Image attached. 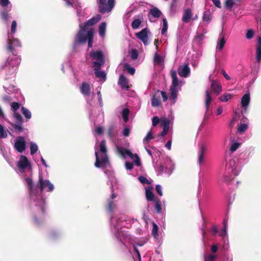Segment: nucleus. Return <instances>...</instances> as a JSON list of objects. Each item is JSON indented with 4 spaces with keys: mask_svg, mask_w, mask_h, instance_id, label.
<instances>
[{
    "mask_svg": "<svg viewBox=\"0 0 261 261\" xmlns=\"http://www.w3.org/2000/svg\"><path fill=\"white\" fill-rule=\"evenodd\" d=\"M17 23L15 20H13L11 24V33L14 34L16 32Z\"/></svg>",
    "mask_w": 261,
    "mask_h": 261,
    "instance_id": "60",
    "label": "nucleus"
},
{
    "mask_svg": "<svg viewBox=\"0 0 261 261\" xmlns=\"http://www.w3.org/2000/svg\"><path fill=\"white\" fill-rule=\"evenodd\" d=\"M161 125L163 126L164 128L169 129V120L167 119H164L161 120Z\"/></svg>",
    "mask_w": 261,
    "mask_h": 261,
    "instance_id": "46",
    "label": "nucleus"
},
{
    "mask_svg": "<svg viewBox=\"0 0 261 261\" xmlns=\"http://www.w3.org/2000/svg\"><path fill=\"white\" fill-rule=\"evenodd\" d=\"M14 147L18 152H22L26 148V141L24 138L22 136L17 137Z\"/></svg>",
    "mask_w": 261,
    "mask_h": 261,
    "instance_id": "8",
    "label": "nucleus"
},
{
    "mask_svg": "<svg viewBox=\"0 0 261 261\" xmlns=\"http://www.w3.org/2000/svg\"><path fill=\"white\" fill-rule=\"evenodd\" d=\"M14 116L16 119V121L17 123H22V118L20 114L17 112L14 113Z\"/></svg>",
    "mask_w": 261,
    "mask_h": 261,
    "instance_id": "50",
    "label": "nucleus"
},
{
    "mask_svg": "<svg viewBox=\"0 0 261 261\" xmlns=\"http://www.w3.org/2000/svg\"><path fill=\"white\" fill-rule=\"evenodd\" d=\"M256 58L258 63L261 61V37L258 38L256 48Z\"/></svg>",
    "mask_w": 261,
    "mask_h": 261,
    "instance_id": "16",
    "label": "nucleus"
},
{
    "mask_svg": "<svg viewBox=\"0 0 261 261\" xmlns=\"http://www.w3.org/2000/svg\"><path fill=\"white\" fill-rule=\"evenodd\" d=\"M29 166H31V164L28 158L24 155H21L17 164L18 168L19 169L24 170Z\"/></svg>",
    "mask_w": 261,
    "mask_h": 261,
    "instance_id": "12",
    "label": "nucleus"
},
{
    "mask_svg": "<svg viewBox=\"0 0 261 261\" xmlns=\"http://www.w3.org/2000/svg\"><path fill=\"white\" fill-rule=\"evenodd\" d=\"M99 150L102 154L101 158V159L99 158L97 151L95 152L96 161L94 165L97 168H104L109 162L108 155L107 154L106 141L105 140H103L100 142L99 144Z\"/></svg>",
    "mask_w": 261,
    "mask_h": 261,
    "instance_id": "4",
    "label": "nucleus"
},
{
    "mask_svg": "<svg viewBox=\"0 0 261 261\" xmlns=\"http://www.w3.org/2000/svg\"><path fill=\"white\" fill-rule=\"evenodd\" d=\"M21 113L27 119H30L32 117L31 112L24 107L21 108Z\"/></svg>",
    "mask_w": 261,
    "mask_h": 261,
    "instance_id": "36",
    "label": "nucleus"
},
{
    "mask_svg": "<svg viewBox=\"0 0 261 261\" xmlns=\"http://www.w3.org/2000/svg\"><path fill=\"white\" fill-rule=\"evenodd\" d=\"M157 92H160V96L161 95L162 98H163V101H166L167 100V99H168V97H167V95L166 93L164 91H160V90H158L157 91Z\"/></svg>",
    "mask_w": 261,
    "mask_h": 261,
    "instance_id": "57",
    "label": "nucleus"
},
{
    "mask_svg": "<svg viewBox=\"0 0 261 261\" xmlns=\"http://www.w3.org/2000/svg\"><path fill=\"white\" fill-rule=\"evenodd\" d=\"M160 92H156L151 99V105L153 107H158L161 104Z\"/></svg>",
    "mask_w": 261,
    "mask_h": 261,
    "instance_id": "20",
    "label": "nucleus"
},
{
    "mask_svg": "<svg viewBox=\"0 0 261 261\" xmlns=\"http://www.w3.org/2000/svg\"><path fill=\"white\" fill-rule=\"evenodd\" d=\"M190 69L188 63L180 65L178 68V73L181 77H187L190 74Z\"/></svg>",
    "mask_w": 261,
    "mask_h": 261,
    "instance_id": "10",
    "label": "nucleus"
},
{
    "mask_svg": "<svg viewBox=\"0 0 261 261\" xmlns=\"http://www.w3.org/2000/svg\"><path fill=\"white\" fill-rule=\"evenodd\" d=\"M95 132L97 134L100 135L103 133V128L101 126H98L96 128Z\"/></svg>",
    "mask_w": 261,
    "mask_h": 261,
    "instance_id": "63",
    "label": "nucleus"
},
{
    "mask_svg": "<svg viewBox=\"0 0 261 261\" xmlns=\"http://www.w3.org/2000/svg\"><path fill=\"white\" fill-rule=\"evenodd\" d=\"M141 20L139 19H135L132 22V27L133 28V29H137L139 27V26L141 24Z\"/></svg>",
    "mask_w": 261,
    "mask_h": 261,
    "instance_id": "40",
    "label": "nucleus"
},
{
    "mask_svg": "<svg viewBox=\"0 0 261 261\" xmlns=\"http://www.w3.org/2000/svg\"><path fill=\"white\" fill-rule=\"evenodd\" d=\"M90 57L95 61L92 62L93 66H97V68H101L105 64L103 54L101 50H92L89 54Z\"/></svg>",
    "mask_w": 261,
    "mask_h": 261,
    "instance_id": "5",
    "label": "nucleus"
},
{
    "mask_svg": "<svg viewBox=\"0 0 261 261\" xmlns=\"http://www.w3.org/2000/svg\"><path fill=\"white\" fill-rule=\"evenodd\" d=\"M106 30V23L105 22H103L99 26V34L101 37H103L105 36Z\"/></svg>",
    "mask_w": 261,
    "mask_h": 261,
    "instance_id": "32",
    "label": "nucleus"
},
{
    "mask_svg": "<svg viewBox=\"0 0 261 261\" xmlns=\"http://www.w3.org/2000/svg\"><path fill=\"white\" fill-rule=\"evenodd\" d=\"M212 19V16L211 12L209 10L204 11L202 20L204 22H209Z\"/></svg>",
    "mask_w": 261,
    "mask_h": 261,
    "instance_id": "30",
    "label": "nucleus"
},
{
    "mask_svg": "<svg viewBox=\"0 0 261 261\" xmlns=\"http://www.w3.org/2000/svg\"><path fill=\"white\" fill-rule=\"evenodd\" d=\"M134 167V165L131 162H126L125 163V168L127 170H132Z\"/></svg>",
    "mask_w": 261,
    "mask_h": 261,
    "instance_id": "64",
    "label": "nucleus"
},
{
    "mask_svg": "<svg viewBox=\"0 0 261 261\" xmlns=\"http://www.w3.org/2000/svg\"><path fill=\"white\" fill-rule=\"evenodd\" d=\"M46 203L42 197L36 198L34 200V206L32 208L33 218L37 225L40 224L45 219Z\"/></svg>",
    "mask_w": 261,
    "mask_h": 261,
    "instance_id": "2",
    "label": "nucleus"
},
{
    "mask_svg": "<svg viewBox=\"0 0 261 261\" xmlns=\"http://www.w3.org/2000/svg\"><path fill=\"white\" fill-rule=\"evenodd\" d=\"M171 76L172 77V84L171 87L177 88L178 86V81L176 71L175 70H172Z\"/></svg>",
    "mask_w": 261,
    "mask_h": 261,
    "instance_id": "21",
    "label": "nucleus"
},
{
    "mask_svg": "<svg viewBox=\"0 0 261 261\" xmlns=\"http://www.w3.org/2000/svg\"><path fill=\"white\" fill-rule=\"evenodd\" d=\"M227 222V221L226 219H225L223 220L224 227H223V229L222 230V231L220 233V236L223 237V236H226V234Z\"/></svg>",
    "mask_w": 261,
    "mask_h": 261,
    "instance_id": "47",
    "label": "nucleus"
},
{
    "mask_svg": "<svg viewBox=\"0 0 261 261\" xmlns=\"http://www.w3.org/2000/svg\"><path fill=\"white\" fill-rule=\"evenodd\" d=\"M163 25L161 33L164 35L167 31L168 29V22L167 19L165 18L163 19Z\"/></svg>",
    "mask_w": 261,
    "mask_h": 261,
    "instance_id": "45",
    "label": "nucleus"
},
{
    "mask_svg": "<svg viewBox=\"0 0 261 261\" xmlns=\"http://www.w3.org/2000/svg\"><path fill=\"white\" fill-rule=\"evenodd\" d=\"M129 113V110L127 108L124 109L122 111V115L123 119L125 122H127V121L128 120Z\"/></svg>",
    "mask_w": 261,
    "mask_h": 261,
    "instance_id": "39",
    "label": "nucleus"
},
{
    "mask_svg": "<svg viewBox=\"0 0 261 261\" xmlns=\"http://www.w3.org/2000/svg\"><path fill=\"white\" fill-rule=\"evenodd\" d=\"M152 187H149L148 189H146L145 191V195L147 201H154V195L152 192Z\"/></svg>",
    "mask_w": 261,
    "mask_h": 261,
    "instance_id": "22",
    "label": "nucleus"
},
{
    "mask_svg": "<svg viewBox=\"0 0 261 261\" xmlns=\"http://www.w3.org/2000/svg\"><path fill=\"white\" fill-rule=\"evenodd\" d=\"M154 63L155 64H160L162 62L161 57L160 55L155 54L153 58Z\"/></svg>",
    "mask_w": 261,
    "mask_h": 261,
    "instance_id": "52",
    "label": "nucleus"
},
{
    "mask_svg": "<svg viewBox=\"0 0 261 261\" xmlns=\"http://www.w3.org/2000/svg\"><path fill=\"white\" fill-rule=\"evenodd\" d=\"M150 33L148 28H146L140 32L137 33L136 35V37L141 40L145 45H147L148 42V34Z\"/></svg>",
    "mask_w": 261,
    "mask_h": 261,
    "instance_id": "9",
    "label": "nucleus"
},
{
    "mask_svg": "<svg viewBox=\"0 0 261 261\" xmlns=\"http://www.w3.org/2000/svg\"><path fill=\"white\" fill-rule=\"evenodd\" d=\"M117 134L115 126L114 125H110L108 129V135L110 138H115Z\"/></svg>",
    "mask_w": 261,
    "mask_h": 261,
    "instance_id": "25",
    "label": "nucleus"
},
{
    "mask_svg": "<svg viewBox=\"0 0 261 261\" xmlns=\"http://www.w3.org/2000/svg\"><path fill=\"white\" fill-rule=\"evenodd\" d=\"M118 84L123 89H127L129 87L127 79L123 74L120 75Z\"/></svg>",
    "mask_w": 261,
    "mask_h": 261,
    "instance_id": "15",
    "label": "nucleus"
},
{
    "mask_svg": "<svg viewBox=\"0 0 261 261\" xmlns=\"http://www.w3.org/2000/svg\"><path fill=\"white\" fill-rule=\"evenodd\" d=\"M124 69L126 70L128 73H129L130 75H134L135 73V69L134 67H132L128 63H124Z\"/></svg>",
    "mask_w": 261,
    "mask_h": 261,
    "instance_id": "35",
    "label": "nucleus"
},
{
    "mask_svg": "<svg viewBox=\"0 0 261 261\" xmlns=\"http://www.w3.org/2000/svg\"><path fill=\"white\" fill-rule=\"evenodd\" d=\"M1 16L2 19L6 22H8L11 17L10 14L6 10H3L1 12Z\"/></svg>",
    "mask_w": 261,
    "mask_h": 261,
    "instance_id": "33",
    "label": "nucleus"
},
{
    "mask_svg": "<svg viewBox=\"0 0 261 261\" xmlns=\"http://www.w3.org/2000/svg\"><path fill=\"white\" fill-rule=\"evenodd\" d=\"M207 147L204 144H201L199 145V150L198 153V162L201 165L204 161V154L206 152Z\"/></svg>",
    "mask_w": 261,
    "mask_h": 261,
    "instance_id": "13",
    "label": "nucleus"
},
{
    "mask_svg": "<svg viewBox=\"0 0 261 261\" xmlns=\"http://www.w3.org/2000/svg\"><path fill=\"white\" fill-rule=\"evenodd\" d=\"M99 0L97 2L99 12L101 14L110 12L115 6V0Z\"/></svg>",
    "mask_w": 261,
    "mask_h": 261,
    "instance_id": "6",
    "label": "nucleus"
},
{
    "mask_svg": "<svg viewBox=\"0 0 261 261\" xmlns=\"http://www.w3.org/2000/svg\"><path fill=\"white\" fill-rule=\"evenodd\" d=\"M117 151L123 158H125L126 156L132 154L130 150L123 147H117Z\"/></svg>",
    "mask_w": 261,
    "mask_h": 261,
    "instance_id": "27",
    "label": "nucleus"
},
{
    "mask_svg": "<svg viewBox=\"0 0 261 261\" xmlns=\"http://www.w3.org/2000/svg\"><path fill=\"white\" fill-rule=\"evenodd\" d=\"M225 42V38L223 36L221 37L218 41L217 48L220 50H222L224 46Z\"/></svg>",
    "mask_w": 261,
    "mask_h": 261,
    "instance_id": "34",
    "label": "nucleus"
},
{
    "mask_svg": "<svg viewBox=\"0 0 261 261\" xmlns=\"http://www.w3.org/2000/svg\"><path fill=\"white\" fill-rule=\"evenodd\" d=\"M160 122V119L157 116H154L152 119V124L153 126H155Z\"/></svg>",
    "mask_w": 261,
    "mask_h": 261,
    "instance_id": "59",
    "label": "nucleus"
},
{
    "mask_svg": "<svg viewBox=\"0 0 261 261\" xmlns=\"http://www.w3.org/2000/svg\"><path fill=\"white\" fill-rule=\"evenodd\" d=\"M254 32L252 30H248L247 32L246 37L248 39H251L253 38Z\"/></svg>",
    "mask_w": 261,
    "mask_h": 261,
    "instance_id": "55",
    "label": "nucleus"
},
{
    "mask_svg": "<svg viewBox=\"0 0 261 261\" xmlns=\"http://www.w3.org/2000/svg\"><path fill=\"white\" fill-rule=\"evenodd\" d=\"M149 14L151 15L154 18H158L161 16L162 12L157 8H154L150 10Z\"/></svg>",
    "mask_w": 261,
    "mask_h": 261,
    "instance_id": "26",
    "label": "nucleus"
},
{
    "mask_svg": "<svg viewBox=\"0 0 261 261\" xmlns=\"http://www.w3.org/2000/svg\"><path fill=\"white\" fill-rule=\"evenodd\" d=\"M170 98L172 99H175L177 96L178 90L177 88L170 87Z\"/></svg>",
    "mask_w": 261,
    "mask_h": 261,
    "instance_id": "37",
    "label": "nucleus"
},
{
    "mask_svg": "<svg viewBox=\"0 0 261 261\" xmlns=\"http://www.w3.org/2000/svg\"><path fill=\"white\" fill-rule=\"evenodd\" d=\"M116 207V204L114 201L112 200H108V203L107 204V211L110 213L113 212L114 210Z\"/></svg>",
    "mask_w": 261,
    "mask_h": 261,
    "instance_id": "28",
    "label": "nucleus"
},
{
    "mask_svg": "<svg viewBox=\"0 0 261 261\" xmlns=\"http://www.w3.org/2000/svg\"><path fill=\"white\" fill-rule=\"evenodd\" d=\"M250 94L246 93L244 94L241 99V105L242 108L245 110H247V106H248L250 102Z\"/></svg>",
    "mask_w": 261,
    "mask_h": 261,
    "instance_id": "17",
    "label": "nucleus"
},
{
    "mask_svg": "<svg viewBox=\"0 0 261 261\" xmlns=\"http://www.w3.org/2000/svg\"><path fill=\"white\" fill-rule=\"evenodd\" d=\"M81 92L85 96H89L90 94V87L88 84L83 83L81 87Z\"/></svg>",
    "mask_w": 261,
    "mask_h": 261,
    "instance_id": "18",
    "label": "nucleus"
},
{
    "mask_svg": "<svg viewBox=\"0 0 261 261\" xmlns=\"http://www.w3.org/2000/svg\"><path fill=\"white\" fill-rule=\"evenodd\" d=\"M8 137L7 131L4 126L0 124V138H6Z\"/></svg>",
    "mask_w": 261,
    "mask_h": 261,
    "instance_id": "41",
    "label": "nucleus"
},
{
    "mask_svg": "<svg viewBox=\"0 0 261 261\" xmlns=\"http://www.w3.org/2000/svg\"><path fill=\"white\" fill-rule=\"evenodd\" d=\"M211 87L214 93L216 95H219L222 91L221 84L218 81L212 80Z\"/></svg>",
    "mask_w": 261,
    "mask_h": 261,
    "instance_id": "11",
    "label": "nucleus"
},
{
    "mask_svg": "<svg viewBox=\"0 0 261 261\" xmlns=\"http://www.w3.org/2000/svg\"><path fill=\"white\" fill-rule=\"evenodd\" d=\"M25 182L27 185V188L30 192V195L36 196L37 194L39 192L41 193L42 191L48 188L47 192H51L54 190V187L53 185L50 182L49 180L43 179L42 175L39 176L38 182L36 186H34L32 179L30 178L27 177L25 178Z\"/></svg>",
    "mask_w": 261,
    "mask_h": 261,
    "instance_id": "1",
    "label": "nucleus"
},
{
    "mask_svg": "<svg viewBox=\"0 0 261 261\" xmlns=\"http://www.w3.org/2000/svg\"><path fill=\"white\" fill-rule=\"evenodd\" d=\"M94 68V73L96 77L102 79H106V74L103 71L100 70L101 68H97V66H93Z\"/></svg>",
    "mask_w": 261,
    "mask_h": 261,
    "instance_id": "23",
    "label": "nucleus"
},
{
    "mask_svg": "<svg viewBox=\"0 0 261 261\" xmlns=\"http://www.w3.org/2000/svg\"><path fill=\"white\" fill-rule=\"evenodd\" d=\"M232 95L230 94H226L221 96L219 97V99L223 102H226L229 99H231Z\"/></svg>",
    "mask_w": 261,
    "mask_h": 261,
    "instance_id": "42",
    "label": "nucleus"
},
{
    "mask_svg": "<svg viewBox=\"0 0 261 261\" xmlns=\"http://www.w3.org/2000/svg\"><path fill=\"white\" fill-rule=\"evenodd\" d=\"M192 16V11L190 9H187L185 10L182 20L185 23H188Z\"/></svg>",
    "mask_w": 261,
    "mask_h": 261,
    "instance_id": "19",
    "label": "nucleus"
},
{
    "mask_svg": "<svg viewBox=\"0 0 261 261\" xmlns=\"http://www.w3.org/2000/svg\"><path fill=\"white\" fill-rule=\"evenodd\" d=\"M10 3L9 0H0V5L3 7H5L8 6Z\"/></svg>",
    "mask_w": 261,
    "mask_h": 261,
    "instance_id": "61",
    "label": "nucleus"
},
{
    "mask_svg": "<svg viewBox=\"0 0 261 261\" xmlns=\"http://www.w3.org/2000/svg\"><path fill=\"white\" fill-rule=\"evenodd\" d=\"M139 181L142 184L150 185L151 181L148 180L145 177L143 176H140L138 177Z\"/></svg>",
    "mask_w": 261,
    "mask_h": 261,
    "instance_id": "44",
    "label": "nucleus"
},
{
    "mask_svg": "<svg viewBox=\"0 0 261 261\" xmlns=\"http://www.w3.org/2000/svg\"><path fill=\"white\" fill-rule=\"evenodd\" d=\"M93 36H94V30L92 28L88 30V48H91L93 42Z\"/></svg>",
    "mask_w": 261,
    "mask_h": 261,
    "instance_id": "24",
    "label": "nucleus"
},
{
    "mask_svg": "<svg viewBox=\"0 0 261 261\" xmlns=\"http://www.w3.org/2000/svg\"><path fill=\"white\" fill-rule=\"evenodd\" d=\"M154 202H155L154 209L156 212L159 214L162 211V204L161 201L158 198H155Z\"/></svg>",
    "mask_w": 261,
    "mask_h": 261,
    "instance_id": "31",
    "label": "nucleus"
},
{
    "mask_svg": "<svg viewBox=\"0 0 261 261\" xmlns=\"http://www.w3.org/2000/svg\"><path fill=\"white\" fill-rule=\"evenodd\" d=\"M20 46V42L17 39L11 40L8 39L7 45V48L9 51L11 52L13 57H9L6 61V66H9L10 68H14L18 66L21 62V59L19 56H17V52L12 46V44Z\"/></svg>",
    "mask_w": 261,
    "mask_h": 261,
    "instance_id": "3",
    "label": "nucleus"
},
{
    "mask_svg": "<svg viewBox=\"0 0 261 261\" xmlns=\"http://www.w3.org/2000/svg\"><path fill=\"white\" fill-rule=\"evenodd\" d=\"M80 27L81 29L75 37V43L76 44H84L87 41L88 30L86 33V29H83L82 25H80Z\"/></svg>",
    "mask_w": 261,
    "mask_h": 261,
    "instance_id": "7",
    "label": "nucleus"
},
{
    "mask_svg": "<svg viewBox=\"0 0 261 261\" xmlns=\"http://www.w3.org/2000/svg\"><path fill=\"white\" fill-rule=\"evenodd\" d=\"M234 4L235 2L234 0H225L224 6L225 8L230 10Z\"/></svg>",
    "mask_w": 261,
    "mask_h": 261,
    "instance_id": "38",
    "label": "nucleus"
},
{
    "mask_svg": "<svg viewBox=\"0 0 261 261\" xmlns=\"http://www.w3.org/2000/svg\"><path fill=\"white\" fill-rule=\"evenodd\" d=\"M14 129L19 133L22 132L23 130V128L22 126V123L15 124L13 125Z\"/></svg>",
    "mask_w": 261,
    "mask_h": 261,
    "instance_id": "49",
    "label": "nucleus"
},
{
    "mask_svg": "<svg viewBox=\"0 0 261 261\" xmlns=\"http://www.w3.org/2000/svg\"><path fill=\"white\" fill-rule=\"evenodd\" d=\"M152 233L154 236H156L158 235V229L159 227L158 226L154 223H152Z\"/></svg>",
    "mask_w": 261,
    "mask_h": 261,
    "instance_id": "53",
    "label": "nucleus"
},
{
    "mask_svg": "<svg viewBox=\"0 0 261 261\" xmlns=\"http://www.w3.org/2000/svg\"><path fill=\"white\" fill-rule=\"evenodd\" d=\"M153 135L151 132H149L146 136L144 139V142L148 141L153 139Z\"/></svg>",
    "mask_w": 261,
    "mask_h": 261,
    "instance_id": "56",
    "label": "nucleus"
},
{
    "mask_svg": "<svg viewBox=\"0 0 261 261\" xmlns=\"http://www.w3.org/2000/svg\"><path fill=\"white\" fill-rule=\"evenodd\" d=\"M101 19V16L100 15H97L96 16L92 17V18L86 21L82 28L83 29H86L87 27L89 26H93L97 23Z\"/></svg>",
    "mask_w": 261,
    "mask_h": 261,
    "instance_id": "14",
    "label": "nucleus"
},
{
    "mask_svg": "<svg viewBox=\"0 0 261 261\" xmlns=\"http://www.w3.org/2000/svg\"><path fill=\"white\" fill-rule=\"evenodd\" d=\"M11 109L14 112L16 111L20 108V104L17 102H13L11 103Z\"/></svg>",
    "mask_w": 261,
    "mask_h": 261,
    "instance_id": "51",
    "label": "nucleus"
},
{
    "mask_svg": "<svg viewBox=\"0 0 261 261\" xmlns=\"http://www.w3.org/2000/svg\"><path fill=\"white\" fill-rule=\"evenodd\" d=\"M248 128V125L245 123H241L238 127V131L240 133L244 132Z\"/></svg>",
    "mask_w": 261,
    "mask_h": 261,
    "instance_id": "48",
    "label": "nucleus"
},
{
    "mask_svg": "<svg viewBox=\"0 0 261 261\" xmlns=\"http://www.w3.org/2000/svg\"><path fill=\"white\" fill-rule=\"evenodd\" d=\"M240 144L238 143H234L232 144L230 148V150L231 152L235 151L239 147Z\"/></svg>",
    "mask_w": 261,
    "mask_h": 261,
    "instance_id": "58",
    "label": "nucleus"
},
{
    "mask_svg": "<svg viewBox=\"0 0 261 261\" xmlns=\"http://www.w3.org/2000/svg\"><path fill=\"white\" fill-rule=\"evenodd\" d=\"M31 154L32 155L36 153L38 150V146L37 144L33 142H31L30 144Z\"/></svg>",
    "mask_w": 261,
    "mask_h": 261,
    "instance_id": "43",
    "label": "nucleus"
},
{
    "mask_svg": "<svg viewBox=\"0 0 261 261\" xmlns=\"http://www.w3.org/2000/svg\"><path fill=\"white\" fill-rule=\"evenodd\" d=\"M130 57L133 60H136L138 57V52L137 49H133L130 53Z\"/></svg>",
    "mask_w": 261,
    "mask_h": 261,
    "instance_id": "54",
    "label": "nucleus"
},
{
    "mask_svg": "<svg viewBox=\"0 0 261 261\" xmlns=\"http://www.w3.org/2000/svg\"><path fill=\"white\" fill-rule=\"evenodd\" d=\"M155 190L156 192L159 194L160 196L163 195V193L162 191V187L160 185H157L155 186Z\"/></svg>",
    "mask_w": 261,
    "mask_h": 261,
    "instance_id": "62",
    "label": "nucleus"
},
{
    "mask_svg": "<svg viewBox=\"0 0 261 261\" xmlns=\"http://www.w3.org/2000/svg\"><path fill=\"white\" fill-rule=\"evenodd\" d=\"M212 97L211 95V93L209 91L206 90L205 91V106L206 109V110L208 109L210 105L212 102Z\"/></svg>",
    "mask_w": 261,
    "mask_h": 261,
    "instance_id": "29",
    "label": "nucleus"
}]
</instances>
